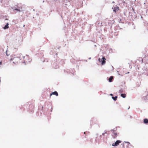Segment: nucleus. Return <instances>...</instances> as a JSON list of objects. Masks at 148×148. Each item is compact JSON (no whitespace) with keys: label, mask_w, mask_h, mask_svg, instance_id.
<instances>
[{"label":"nucleus","mask_w":148,"mask_h":148,"mask_svg":"<svg viewBox=\"0 0 148 148\" xmlns=\"http://www.w3.org/2000/svg\"><path fill=\"white\" fill-rule=\"evenodd\" d=\"M140 58L141 59V61H142V62H143V59L142 58Z\"/></svg>","instance_id":"obj_15"},{"label":"nucleus","mask_w":148,"mask_h":148,"mask_svg":"<svg viewBox=\"0 0 148 148\" xmlns=\"http://www.w3.org/2000/svg\"><path fill=\"white\" fill-rule=\"evenodd\" d=\"M106 60V59L104 58V57H103L101 60L100 58L99 59V62H101V64L102 65H103L106 62L105 61Z\"/></svg>","instance_id":"obj_2"},{"label":"nucleus","mask_w":148,"mask_h":148,"mask_svg":"<svg viewBox=\"0 0 148 148\" xmlns=\"http://www.w3.org/2000/svg\"><path fill=\"white\" fill-rule=\"evenodd\" d=\"M52 95H55L56 96H58V93L56 91L51 93L50 95V96L51 97Z\"/></svg>","instance_id":"obj_7"},{"label":"nucleus","mask_w":148,"mask_h":148,"mask_svg":"<svg viewBox=\"0 0 148 148\" xmlns=\"http://www.w3.org/2000/svg\"><path fill=\"white\" fill-rule=\"evenodd\" d=\"M112 9H113L114 12H115L118 11L119 9V8L118 6L115 7L114 8L113 7Z\"/></svg>","instance_id":"obj_6"},{"label":"nucleus","mask_w":148,"mask_h":148,"mask_svg":"<svg viewBox=\"0 0 148 148\" xmlns=\"http://www.w3.org/2000/svg\"><path fill=\"white\" fill-rule=\"evenodd\" d=\"M123 92V90L122 89H121L119 90V92L120 93H122Z\"/></svg>","instance_id":"obj_13"},{"label":"nucleus","mask_w":148,"mask_h":148,"mask_svg":"<svg viewBox=\"0 0 148 148\" xmlns=\"http://www.w3.org/2000/svg\"><path fill=\"white\" fill-rule=\"evenodd\" d=\"M2 64L1 61H0V65H1Z\"/></svg>","instance_id":"obj_16"},{"label":"nucleus","mask_w":148,"mask_h":148,"mask_svg":"<svg viewBox=\"0 0 148 148\" xmlns=\"http://www.w3.org/2000/svg\"><path fill=\"white\" fill-rule=\"evenodd\" d=\"M121 95L123 98H125L126 97V95L125 94H121Z\"/></svg>","instance_id":"obj_11"},{"label":"nucleus","mask_w":148,"mask_h":148,"mask_svg":"<svg viewBox=\"0 0 148 148\" xmlns=\"http://www.w3.org/2000/svg\"><path fill=\"white\" fill-rule=\"evenodd\" d=\"M106 132H105V133H103L102 134V135H104V134H106Z\"/></svg>","instance_id":"obj_17"},{"label":"nucleus","mask_w":148,"mask_h":148,"mask_svg":"<svg viewBox=\"0 0 148 148\" xmlns=\"http://www.w3.org/2000/svg\"><path fill=\"white\" fill-rule=\"evenodd\" d=\"M130 145L129 142H125L123 144V148H130Z\"/></svg>","instance_id":"obj_1"},{"label":"nucleus","mask_w":148,"mask_h":148,"mask_svg":"<svg viewBox=\"0 0 148 148\" xmlns=\"http://www.w3.org/2000/svg\"><path fill=\"white\" fill-rule=\"evenodd\" d=\"M112 131L113 132V133L112 134V136L114 138H115L117 136V133L114 132L113 130H112Z\"/></svg>","instance_id":"obj_5"},{"label":"nucleus","mask_w":148,"mask_h":148,"mask_svg":"<svg viewBox=\"0 0 148 148\" xmlns=\"http://www.w3.org/2000/svg\"><path fill=\"white\" fill-rule=\"evenodd\" d=\"M122 141L120 140H117L114 143H113L112 144L113 146H117Z\"/></svg>","instance_id":"obj_3"},{"label":"nucleus","mask_w":148,"mask_h":148,"mask_svg":"<svg viewBox=\"0 0 148 148\" xmlns=\"http://www.w3.org/2000/svg\"><path fill=\"white\" fill-rule=\"evenodd\" d=\"M117 97L116 96L115 97H112V98L114 100L116 101L117 100Z\"/></svg>","instance_id":"obj_12"},{"label":"nucleus","mask_w":148,"mask_h":148,"mask_svg":"<svg viewBox=\"0 0 148 148\" xmlns=\"http://www.w3.org/2000/svg\"><path fill=\"white\" fill-rule=\"evenodd\" d=\"M144 123L145 124L148 123V120L147 119H145L144 120Z\"/></svg>","instance_id":"obj_9"},{"label":"nucleus","mask_w":148,"mask_h":148,"mask_svg":"<svg viewBox=\"0 0 148 148\" xmlns=\"http://www.w3.org/2000/svg\"><path fill=\"white\" fill-rule=\"evenodd\" d=\"M113 76H111L109 79V81L110 82H112V80L113 79Z\"/></svg>","instance_id":"obj_10"},{"label":"nucleus","mask_w":148,"mask_h":148,"mask_svg":"<svg viewBox=\"0 0 148 148\" xmlns=\"http://www.w3.org/2000/svg\"><path fill=\"white\" fill-rule=\"evenodd\" d=\"M8 25H9L8 23H7L6 24V25L4 27V28H3L4 29H6L8 28V27H9Z\"/></svg>","instance_id":"obj_8"},{"label":"nucleus","mask_w":148,"mask_h":148,"mask_svg":"<svg viewBox=\"0 0 148 148\" xmlns=\"http://www.w3.org/2000/svg\"><path fill=\"white\" fill-rule=\"evenodd\" d=\"M14 10H16V11H19V12H20V10H19V9H18L16 8V9H15Z\"/></svg>","instance_id":"obj_14"},{"label":"nucleus","mask_w":148,"mask_h":148,"mask_svg":"<svg viewBox=\"0 0 148 148\" xmlns=\"http://www.w3.org/2000/svg\"><path fill=\"white\" fill-rule=\"evenodd\" d=\"M13 60H14L13 62L14 64H16L18 63L19 61V59L18 58H14Z\"/></svg>","instance_id":"obj_4"},{"label":"nucleus","mask_w":148,"mask_h":148,"mask_svg":"<svg viewBox=\"0 0 148 148\" xmlns=\"http://www.w3.org/2000/svg\"><path fill=\"white\" fill-rule=\"evenodd\" d=\"M110 95L111 96H112L113 95L112 94H110Z\"/></svg>","instance_id":"obj_18"},{"label":"nucleus","mask_w":148,"mask_h":148,"mask_svg":"<svg viewBox=\"0 0 148 148\" xmlns=\"http://www.w3.org/2000/svg\"><path fill=\"white\" fill-rule=\"evenodd\" d=\"M85 133H86L85 132H84V134H85Z\"/></svg>","instance_id":"obj_19"}]
</instances>
